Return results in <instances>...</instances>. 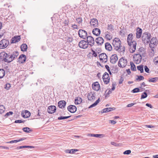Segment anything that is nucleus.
<instances>
[{"label":"nucleus","mask_w":158,"mask_h":158,"mask_svg":"<svg viewBox=\"0 0 158 158\" xmlns=\"http://www.w3.org/2000/svg\"><path fill=\"white\" fill-rule=\"evenodd\" d=\"M121 41L119 38H115L113 40V45L114 49L120 53H124L125 51L124 46H121Z\"/></svg>","instance_id":"obj_1"},{"label":"nucleus","mask_w":158,"mask_h":158,"mask_svg":"<svg viewBox=\"0 0 158 158\" xmlns=\"http://www.w3.org/2000/svg\"><path fill=\"white\" fill-rule=\"evenodd\" d=\"M151 34L148 32H145L143 34L142 40L145 44H148L150 41Z\"/></svg>","instance_id":"obj_2"},{"label":"nucleus","mask_w":158,"mask_h":158,"mask_svg":"<svg viewBox=\"0 0 158 158\" xmlns=\"http://www.w3.org/2000/svg\"><path fill=\"white\" fill-rule=\"evenodd\" d=\"M3 59L2 60L6 62L10 63L12 61V57L10 56V54H7L5 52L2 53Z\"/></svg>","instance_id":"obj_3"},{"label":"nucleus","mask_w":158,"mask_h":158,"mask_svg":"<svg viewBox=\"0 0 158 158\" xmlns=\"http://www.w3.org/2000/svg\"><path fill=\"white\" fill-rule=\"evenodd\" d=\"M127 59L122 57L119 60L118 65L119 67L123 68L126 66L127 65Z\"/></svg>","instance_id":"obj_4"},{"label":"nucleus","mask_w":158,"mask_h":158,"mask_svg":"<svg viewBox=\"0 0 158 158\" xmlns=\"http://www.w3.org/2000/svg\"><path fill=\"white\" fill-rule=\"evenodd\" d=\"M9 41L5 39H2L0 41V48L3 49L6 48L9 44Z\"/></svg>","instance_id":"obj_5"},{"label":"nucleus","mask_w":158,"mask_h":158,"mask_svg":"<svg viewBox=\"0 0 158 158\" xmlns=\"http://www.w3.org/2000/svg\"><path fill=\"white\" fill-rule=\"evenodd\" d=\"M78 34L80 38H82L84 39H85L87 36V34L86 31L82 29H80L79 30Z\"/></svg>","instance_id":"obj_6"},{"label":"nucleus","mask_w":158,"mask_h":158,"mask_svg":"<svg viewBox=\"0 0 158 158\" xmlns=\"http://www.w3.org/2000/svg\"><path fill=\"white\" fill-rule=\"evenodd\" d=\"M136 42L135 41H133L131 43V45H129V50L131 53H134L135 51L136 46Z\"/></svg>","instance_id":"obj_7"},{"label":"nucleus","mask_w":158,"mask_h":158,"mask_svg":"<svg viewBox=\"0 0 158 158\" xmlns=\"http://www.w3.org/2000/svg\"><path fill=\"white\" fill-rule=\"evenodd\" d=\"M99 59L101 62L106 63L107 61V56L106 53H103L98 56Z\"/></svg>","instance_id":"obj_8"},{"label":"nucleus","mask_w":158,"mask_h":158,"mask_svg":"<svg viewBox=\"0 0 158 158\" xmlns=\"http://www.w3.org/2000/svg\"><path fill=\"white\" fill-rule=\"evenodd\" d=\"M79 47L81 48L85 49L88 47V43L86 41L81 40L80 41L78 44Z\"/></svg>","instance_id":"obj_9"},{"label":"nucleus","mask_w":158,"mask_h":158,"mask_svg":"<svg viewBox=\"0 0 158 158\" xmlns=\"http://www.w3.org/2000/svg\"><path fill=\"white\" fill-rule=\"evenodd\" d=\"M87 43L88 45L91 47L93 46L94 44V38L91 36H87L86 37Z\"/></svg>","instance_id":"obj_10"},{"label":"nucleus","mask_w":158,"mask_h":158,"mask_svg":"<svg viewBox=\"0 0 158 158\" xmlns=\"http://www.w3.org/2000/svg\"><path fill=\"white\" fill-rule=\"evenodd\" d=\"M103 81L106 84H107L110 81V77L109 74L106 72L104 73L102 76Z\"/></svg>","instance_id":"obj_11"},{"label":"nucleus","mask_w":158,"mask_h":158,"mask_svg":"<svg viewBox=\"0 0 158 158\" xmlns=\"http://www.w3.org/2000/svg\"><path fill=\"white\" fill-rule=\"evenodd\" d=\"M90 23L92 27L95 28L98 27V20L96 19H91Z\"/></svg>","instance_id":"obj_12"},{"label":"nucleus","mask_w":158,"mask_h":158,"mask_svg":"<svg viewBox=\"0 0 158 158\" xmlns=\"http://www.w3.org/2000/svg\"><path fill=\"white\" fill-rule=\"evenodd\" d=\"M150 43L149 44V46L150 48H153L156 45V39L154 37L152 38L151 40H150Z\"/></svg>","instance_id":"obj_13"},{"label":"nucleus","mask_w":158,"mask_h":158,"mask_svg":"<svg viewBox=\"0 0 158 158\" xmlns=\"http://www.w3.org/2000/svg\"><path fill=\"white\" fill-rule=\"evenodd\" d=\"M26 57L25 55L22 54L19 56L18 59V62L21 63H24L26 60Z\"/></svg>","instance_id":"obj_14"},{"label":"nucleus","mask_w":158,"mask_h":158,"mask_svg":"<svg viewBox=\"0 0 158 158\" xmlns=\"http://www.w3.org/2000/svg\"><path fill=\"white\" fill-rule=\"evenodd\" d=\"M67 109L68 110L72 113H74L77 110L76 107L74 105H69Z\"/></svg>","instance_id":"obj_15"},{"label":"nucleus","mask_w":158,"mask_h":158,"mask_svg":"<svg viewBox=\"0 0 158 158\" xmlns=\"http://www.w3.org/2000/svg\"><path fill=\"white\" fill-rule=\"evenodd\" d=\"M142 51H140V53L138 54H136L135 55V58H136V59H135V60H136V61L138 62H140L142 59V56H144L143 54H142Z\"/></svg>","instance_id":"obj_16"},{"label":"nucleus","mask_w":158,"mask_h":158,"mask_svg":"<svg viewBox=\"0 0 158 158\" xmlns=\"http://www.w3.org/2000/svg\"><path fill=\"white\" fill-rule=\"evenodd\" d=\"M56 110V107L54 106H51L48 107V112L50 114L54 113Z\"/></svg>","instance_id":"obj_17"},{"label":"nucleus","mask_w":158,"mask_h":158,"mask_svg":"<svg viewBox=\"0 0 158 158\" xmlns=\"http://www.w3.org/2000/svg\"><path fill=\"white\" fill-rule=\"evenodd\" d=\"M93 89L96 91H98L100 89V85L98 82L94 83L92 84Z\"/></svg>","instance_id":"obj_18"},{"label":"nucleus","mask_w":158,"mask_h":158,"mask_svg":"<svg viewBox=\"0 0 158 158\" xmlns=\"http://www.w3.org/2000/svg\"><path fill=\"white\" fill-rule=\"evenodd\" d=\"M95 41L98 45H101L104 42V40L102 37H99L96 38Z\"/></svg>","instance_id":"obj_19"},{"label":"nucleus","mask_w":158,"mask_h":158,"mask_svg":"<svg viewBox=\"0 0 158 158\" xmlns=\"http://www.w3.org/2000/svg\"><path fill=\"white\" fill-rule=\"evenodd\" d=\"M118 60V57L116 55H112L110 57V62L114 64Z\"/></svg>","instance_id":"obj_20"},{"label":"nucleus","mask_w":158,"mask_h":158,"mask_svg":"<svg viewBox=\"0 0 158 158\" xmlns=\"http://www.w3.org/2000/svg\"><path fill=\"white\" fill-rule=\"evenodd\" d=\"M20 36H15L12 38L11 40V43H15L18 42L20 41Z\"/></svg>","instance_id":"obj_21"},{"label":"nucleus","mask_w":158,"mask_h":158,"mask_svg":"<svg viewBox=\"0 0 158 158\" xmlns=\"http://www.w3.org/2000/svg\"><path fill=\"white\" fill-rule=\"evenodd\" d=\"M133 34L131 33L129 34L127 36V42L128 45H131V43L133 41Z\"/></svg>","instance_id":"obj_22"},{"label":"nucleus","mask_w":158,"mask_h":158,"mask_svg":"<svg viewBox=\"0 0 158 158\" xmlns=\"http://www.w3.org/2000/svg\"><path fill=\"white\" fill-rule=\"evenodd\" d=\"M87 98L88 100L93 101L95 99V97L94 95V94L90 92L88 94Z\"/></svg>","instance_id":"obj_23"},{"label":"nucleus","mask_w":158,"mask_h":158,"mask_svg":"<svg viewBox=\"0 0 158 158\" xmlns=\"http://www.w3.org/2000/svg\"><path fill=\"white\" fill-rule=\"evenodd\" d=\"M142 32V30L139 27L137 28L136 32V37L137 38H139L141 37Z\"/></svg>","instance_id":"obj_24"},{"label":"nucleus","mask_w":158,"mask_h":158,"mask_svg":"<svg viewBox=\"0 0 158 158\" xmlns=\"http://www.w3.org/2000/svg\"><path fill=\"white\" fill-rule=\"evenodd\" d=\"M93 33L94 35L98 36L100 35L101 33L100 30L98 28H95L93 30Z\"/></svg>","instance_id":"obj_25"},{"label":"nucleus","mask_w":158,"mask_h":158,"mask_svg":"<svg viewBox=\"0 0 158 158\" xmlns=\"http://www.w3.org/2000/svg\"><path fill=\"white\" fill-rule=\"evenodd\" d=\"M66 102L64 100L60 101L58 103V107L61 108H64L66 105Z\"/></svg>","instance_id":"obj_26"},{"label":"nucleus","mask_w":158,"mask_h":158,"mask_svg":"<svg viewBox=\"0 0 158 158\" xmlns=\"http://www.w3.org/2000/svg\"><path fill=\"white\" fill-rule=\"evenodd\" d=\"M115 109V108H104L102 110V113H104L108 112L113 110H114Z\"/></svg>","instance_id":"obj_27"},{"label":"nucleus","mask_w":158,"mask_h":158,"mask_svg":"<svg viewBox=\"0 0 158 158\" xmlns=\"http://www.w3.org/2000/svg\"><path fill=\"white\" fill-rule=\"evenodd\" d=\"M88 136H91V137H99L100 138H102L105 135L104 134H90L88 135Z\"/></svg>","instance_id":"obj_28"},{"label":"nucleus","mask_w":158,"mask_h":158,"mask_svg":"<svg viewBox=\"0 0 158 158\" xmlns=\"http://www.w3.org/2000/svg\"><path fill=\"white\" fill-rule=\"evenodd\" d=\"M10 56L12 57V61L15 59L17 58L19 55V52L16 51L14 52L11 54H10Z\"/></svg>","instance_id":"obj_29"},{"label":"nucleus","mask_w":158,"mask_h":158,"mask_svg":"<svg viewBox=\"0 0 158 158\" xmlns=\"http://www.w3.org/2000/svg\"><path fill=\"white\" fill-rule=\"evenodd\" d=\"M105 47L106 50L109 51L112 50V48L110 44L108 42H107L105 44Z\"/></svg>","instance_id":"obj_30"},{"label":"nucleus","mask_w":158,"mask_h":158,"mask_svg":"<svg viewBox=\"0 0 158 158\" xmlns=\"http://www.w3.org/2000/svg\"><path fill=\"white\" fill-rule=\"evenodd\" d=\"M30 113L27 110H26L24 113H23L22 114V116L24 118H27L30 116Z\"/></svg>","instance_id":"obj_31"},{"label":"nucleus","mask_w":158,"mask_h":158,"mask_svg":"<svg viewBox=\"0 0 158 158\" xmlns=\"http://www.w3.org/2000/svg\"><path fill=\"white\" fill-rule=\"evenodd\" d=\"M20 48L22 51H26L27 48V44H23L21 45Z\"/></svg>","instance_id":"obj_32"},{"label":"nucleus","mask_w":158,"mask_h":158,"mask_svg":"<svg viewBox=\"0 0 158 158\" xmlns=\"http://www.w3.org/2000/svg\"><path fill=\"white\" fill-rule=\"evenodd\" d=\"M78 151V150L77 149H72L71 150H65V152L67 153H69L71 154H73L75 153V152Z\"/></svg>","instance_id":"obj_33"},{"label":"nucleus","mask_w":158,"mask_h":158,"mask_svg":"<svg viewBox=\"0 0 158 158\" xmlns=\"http://www.w3.org/2000/svg\"><path fill=\"white\" fill-rule=\"evenodd\" d=\"M82 99L80 97H77L75 100V103L76 104H78L82 102Z\"/></svg>","instance_id":"obj_34"},{"label":"nucleus","mask_w":158,"mask_h":158,"mask_svg":"<svg viewBox=\"0 0 158 158\" xmlns=\"http://www.w3.org/2000/svg\"><path fill=\"white\" fill-rule=\"evenodd\" d=\"M5 72L3 69H0V79L2 78L5 75Z\"/></svg>","instance_id":"obj_35"},{"label":"nucleus","mask_w":158,"mask_h":158,"mask_svg":"<svg viewBox=\"0 0 158 158\" xmlns=\"http://www.w3.org/2000/svg\"><path fill=\"white\" fill-rule=\"evenodd\" d=\"M130 64L131 66V69L133 71H135L136 70V67L132 61L130 62Z\"/></svg>","instance_id":"obj_36"},{"label":"nucleus","mask_w":158,"mask_h":158,"mask_svg":"<svg viewBox=\"0 0 158 158\" xmlns=\"http://www.w3.org/2000/svg\"><path fill=\"white\" fill-rule=\"evenodd\" d=\"M100 101V98H99L93 104L91 105L89 107V108H92V107H94L95 106H96L98 104L99 102Z\"/></svg>","instance_id":"obj_37"},{"label":"nucleus","mask_w":158,"mask_h":158,"mask_svg":"<svg viewBox=\"0 0 158 158\" xmlns=\"http://www.w3.org/2000/svg\"><path fill=\"white\" fill-rule=\"evenodd\" d=\"M107 34H106L105 35V38L108 40H110L112 38V36L110 34L109 32L107 31Z\"/></svg>","instance_id":"obj_38"},{"label":"nucleus","mask_w":158,"mask_h":158,"mask_svg":"<svg viewBox=\"0 0 158 158\" xmlns=\"http://www.w3.org/2000/svg\"><path fill=\"white\" fill-rule=\"evenodd\" d=\"M25 148H34V147L31 146H22L18 147L17 148L18 149H20Z\"/></svg>","instance_id":"obj_39"},{"label":"nucleus","mask_w":158,"mask_h":158,"mask_svg":"<svg viewBox=\"0 0 158 158\" xmlns=\"http://www.w3.org/2000/svg\"><path fill=\"white\" fill-rule=\"evenodd\" d=\"M137 69L140 71L141 73H143V65H140L137 66Z\"/></svg>","instance_id":"obj_40"},{"label":"nucleus","mask_w":158,"mask_h":158,"mask_svg":"<svg viewBox=\"0 0 158 158\" xmlns=\"http://www.w3.org/2000/svg\"><path fill=\"white\" fill-rule=\"evenodd\" d=\"M23 130L24 131L27 133H29L32 131V130L28 127H23Z\"/></svg>","instance_id":"obj_41"},{"label":"nucleus","mask_w":158,"mask_h":158,"mask_svg":"<svg viewBox=\"0 0 158 158\" xmlns=\"http://www.w3.org/2000/svg\"><path fill=\"white\" fill-rule=\"evenodd\" d=\"M158 80V78L157 77L151 78L148 81L150 82H155Z\"/></svg>","instance_id":"obj_42"},{"label":"nucleus","mask_w":158,"mask_h":158,"mask_svg":"<svg viewBox=\"0 0 158 158\" xmlns=\"http://www.w3.org/2000/svg\"><path fill=\"white\" fill-rule=\"evenodd\" d=\"M155 48H151V50H150V52L149 55L151 56H154V53H155Z\"/></svg>","instance_id":"obj_43"},{"label":"nucleus","mask_w":158,"mask_h":158,"mask_svg":"<svg viewBox=\"0 0 158 158\" xmlns=\"http://www.w3.org/2000/svg\"><path fill=\"white\" fill-rule=\"evenodd\" d=\"M76 20L79 24H81L83 20L81 17H77L76 18Z\"/></svg>","instance_id":"obj_44"},{"label":"nucleus","mask_w":158,"mask_h":158,"mask_svg":"<svg viewBox=\"0 0 158 158\" xmlns=\"http://www.w3.org/2000/svg\"><path fill=\"white\" fill-rule=\"evenodd\" d=\"M5 110V108L3 105H0V114H2Z\"/></svg>","instance_id":"obj_45"},{"label":"nucleus","mask_w":158,"mask_h":158,"mask_svg":"<svg viewBox=\"0 0 158 158\" xmlns=\"http://www.w3.org/2000/svg\"><path fill=\"white\" fill-rule=\"evenodd\" d=\"M107 29L108 30H110V31H112L114 30V26L111 24H108V25Z\"/></svg>","instance_id":"obj_46"},{"label":"nucleus","mask_w":158,"mask_h":158,"mask_svg":"<svg viewBox=\"0 0 158 158\" xmlns=\"http://www.w3.org/2000/svg\"><path fill=\"white\" fill-rule=\"evenodd\" d=\"M138 78L136 79V80L138 81H140L141 80H142L144 79V77L141 75L137 76Z\"/></svg>","instance_id":"obj_47"},{"label":"nucleus","mask_w":158,"mask_h":158,"mask_svg":"<svg viewBox=\"0 0 158 158\" xmlns=\"http://www.w3.org/2000/svg\"><path fill=\"white\" fill-rule=\"evenodd\" d=\"M147 97V94L146 92H144L142 94L141 98V99H144L146 98Z\"/></svg>","instance_id":"obj_48"},{"label":"nucleus","mask_w":158,"mask_h":158,"mask_svg":"<svg viewBox=\"0 0 158 158\" xmlns=\"http://www.w3.org/2000/svg\"><path fill=\"white\" fill-rule=\"evenodd\" d=\"M70 117V116H60L58 118V119L59 120H61L62 119H67L69 118Z\"/></svg>","instance_id":"obj_49"},{"label":"nucleus","mask_w":158,"mask_h":158,"mask_svg":"<svg viewBox=\"0 0 158 158\" xmlns=\"http://www.w3.org/2000/svg\"><path fill=\"white\" fill-rule=\"evenodd\" d=\"M140 91V90L138 88H136L133 89L131 92L133 93H136L139 92Z\"/></svg>","instance_id":"obj_50"},{"label":"nucleus","mask_w":158,"mask_h":158,"mask_svg":"<svg viewBox=\"0 0 158 158\" xmlns=\"http://www.w3.org/2000/svg\"><path fill=\"white\" fill-rule=\"evenodd\" d=\"M153 62L155 65H157L158 63V56L155 57L153 60Z\"/></svg>","instance_id":"obj_51"},{"label":"nucleus","mask_w":158,"mask_h":158,"mask_svg":"<svg viewBox=\"0 0 158 158\" xmlns=\"http://www.w3.org/2000/svg\"><path fill=\"white\" fill-rule=\"evenodd\" d=\"M10 87L11 85L10 84L7 83L5 85V88L6 89V90H8L10 89Z\"/></svg>","instance_id":"obj_52"},{"label":"nucleus","mask_w":158,"mask_h":158,"mask_svg":"<svg viewBox=\"0 0 158 158\" xmlns=\"http://www.w3.org/2000/svg\"><path fill=\"white\" fill-rule=\"evenodd\" d=\"M131 152L130 150H127L123 152V154L124 155H128L131 153Z\"/></svg>","instance_id":"obj_53"},{"label":"nucleus","mask_w":158,"mask_h":158,"mask_svg":"<svg viewBox=\"0 0 158 158\" xmlns=\"http://www.w3.org/2000/svg\"><path fill=\"white\" fill-rule=\"evenodd\" d=\"M123 80L124 79L123 77H120V79L118 80L119 84H121L123 83Z\"/></svg>","instance_id":"obj_54"},{"label":"nucleus","mask_w":158,"mask_h":158,"mask_svg":"<svg viewBox=\"0 0 158 158\" xmlns=\"http://www.w3.org/2000/svg\"><path fill=\"white\" fill-rule=\"evenodd\" d=\"M144 70H145V72H146L147 73H149V69L148 68V67L146 65H145L144 66Z\"/></svg>","instance_id":"obj_55"},{"label":"nucleus","mask_w":158,"mask_h":158,"mask_svg":"<svg viewBox=\"0 0 158 158\" xmlns=\"http://www.w3.org/2000/svg\"><path fill=\"white\" fill-rule=\"evenodd\" d=\"M13 114V112L12 111H10L8 112H7L6 114H5V116L6 117H8V116H10V115H12Z\"/></svg>","instance_id":"obj_56"},{"label":"nucleus","mask_w":158,"mask_h":158,"mask_svg":"<svg viewBox=\"0 0 158 158\" xmlns=\"http://www.w3.org/2000/svg\"><path fill=\"white\" fill-rule=\"evenodd\" d=\"M72 27L73 29H78V27L77 25L76 24L72 25Z\"/></svg>","instance_id":"obj_57"},{"label":"nucleus","mask_w":158,"mask_h":158,"mask_svg":"<svg viewBox=\"0 0 158 158\" xmlns=\"http://www.w3.org/2000/svg\"><path fill=\"white\" fill-rule=\"evenodd\" d=\"M109 122L110 123L112 124H114L116 123V121L114 120H110Z\"/></svg>","instance_id":"obj_58"},{"label":"nucleus","mask_w":158,"mask_h":158,"mask_svg":"<svg viewBox=\"0 0 158 158\" xmlns=\"http://www.w3.org/2000/svg\"><path fill=\"white\" fill-rule=\"evenodd\" d=\"M18 142V140H11L10 141L7 142V143H17Z\"/></svg>","instance_id":"obj_59"},{"label":"nucleus","mask_w":158,"mask_h":158,"mask_svg":"<svg viewBox=\"0 0 158 158\" xmlns=\"http://www.w3.org/2000/svg\"><path fill=\"white\" fill-rule=\"evenodd\" d=\"M112 88L111 90H114L115 89V86H116V84L115 83H113L112 84Z\"/></svg>","instance_id":"obj_60"},{"label":"nucleus","mask_w":158,"mask_h":158,"mask_svg":"<svg viewBox=\"0 0 158 158\" xmlns=\"http://www.w3.org/2000/svg\"><path fill=\"white\" fill-rule=\"evenodd\" d=\"M92 51L93 52L92 55L94 57H97V53L95 52L93 50H92Z\"/></svg>","instance_id":"obj_61"},{"label":"nucleus","mask_w":158,"mask_h":158,"mask_svg":"<svg viewBox=\"0 0 158 158\" xmlns=\"http://www.w3.org/2000/svg\"><path fill=\"white\" fill-rule=\"evenodd\" d=\"M23 122L20 120H16L15 122V123H21Z\"/></svg>","instance_id":"obj_62"},{"label":"nucleus","mask_w":158,"mask_h":158,"mask_svg":"<svg viewBox=\"0 0 158 158\" xmlns=\"http://www.w3.org/2000/svg\"><path fill=\"white\" fill-rule=\"evenodd\" d=\"M146 106L148 107H149L151 108H152L153 107L152 106L151 104H150L148 103L146 104Z\"/></svg>","instance_id":"obj_63"},{"label":"nucleus","mask_w":158,"mask_h":158,"mask_svg":"<svg viewBox=\"0 0 158 158\" xmlns=\"http://www.w3.org/2000/svg\"><path fill=\"white\" fill-rule=\"evenodd\" d=\"M111 144L112 145L115 146H118V144H117L116 143L114 142H111Z\"/></svg>","instance_id":"obj_64"}]
</instances>
